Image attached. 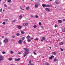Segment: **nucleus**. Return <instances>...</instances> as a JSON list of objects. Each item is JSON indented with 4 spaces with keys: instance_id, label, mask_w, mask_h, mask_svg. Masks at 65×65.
I'll use <instances>...</instances> for the list:
<instances>
[{
    "instance_id": "1",
    "label": "nucleus",
    "mask_w": 65,
    "mask_h": 65,
    "mask_svg": "<svg viewBox=\"0 0 65 65\" xmlns=\"http://www.w3.org/2000/svg\"><path fill=\"white\" fill-rule=\"evenodd\" d=\"M24 50L25 51H26L24 52V54H26V55H28L29 53V49H27V48H24Z\"/></svg>"
},
{
    "instance_id": "2",
    "label": "nucleus",
    "mask_w": 65,
    "mask_h": 65,
    "mask_svg": "<svg viewBox=\"0 0 65 65\" xmlns=\"http://www.w3.org/2000/svg\"><path fill=\"white\" fill-rule=\"evenodd\" d=\"M3 41L4 43H7V42H8V40L6 38Z\"/></svg>"
},
{
    "instance_id": "3",
    "label": "nucleus",
    "mask_w": 65,
    "mask_h": 65,
    "mask_svg": "<svg viewBox=\"0 0 65 65\" xmlns=\"http://www.w3.org/2000/svg\"><path fill=\"white\" fill-rule=\"evenodd\" d=\"M0 59L1 60H3V59H4V56L2 55H0Z\"/></svg>"
},
{
    "instance_id": "4",
    "label": "nucleus",
    "mask_w": 65,
    "mask_h": 65,
    "mask_svg": "<svg viewBox=\"0 0 65 65\" xmlns=\"http://www.w3.org/2000/svg\"><path fill=\"white\" fill-rule=\"evenodd\" d=\"M42 6L43 7H47V5H46V4H42Z\"/></svg>"
},
{
    "instance_id": "5",
    "label": "nucleus",
    "mask_w": 65,
    "mask_h": 65,
    "mask_svg": "<svg viewBox=\"0 0 65 65\" xmlns=\"http://www.w3.org/2000/svg\"><path fill=\"white\" fill-rule=\"evenodd\" d=\"M53 6L51 5H47V7H52Z\"/></svg>"
},
{
    "instance_id": "6",
    "label": "nucleus",
    "mask_w": 65,
    "mask_h": 65,
    "mask_svg": "<svg viewBox=\"0 0 65 65\" xmlns=\"http://www.w3.org/2000/svg\"><path fill=\"white\" fill-rule=\"evenodd\" d=\"M23 25L24 26H27L28 25V23H25L23 24Z\"/></svg>"
},
{
    "instance_id": "7",
    "label": "nucleus",
    "mask_w": 65,
    "mask_h": 65,
    "mask_svg": "<svg viewBox=\"0 0 65 65\" xmlns=\"http://www.w3.org/2000/svg\"><path fill=\"white\" fill-rule=\"evenodd\" d=\"M46 38H45L44 37H42V39H41V41L42 42H43V40H45V39Z\"/></svg>"
},
{
    "instance_id": "8",
    "label": "nucleus",
    "mask_w": 65,
    "mask_h": 65,
    "mask_svg": "<svg viewBox=\"0 0 65 65\" xmlns=\"http://www.w3.org/2000/svg\"><path fill=\"white\" fill-rule=\"evenodd\" d=\"M45 10L46 11H50V9L47 8H45Z\"/></svg>"
},
{
    "instance_id": "9",
    "label": "nucleus",
    "mask_w": 65,
    "mask_h": 65,
    "mask_svg": "<svg viewBox=\"0 0 65 65\" xmlns=\"http://www.w3.org/2000/svg\"><path fill=\"white\" fill-rule=\"evenodd\" d=\"M18 43L19 44H22V41L19 40L18 41Z\"/></svg>"
},
{
    "instance_id": "10",
    "label": "nucleus",
    "mask_w": 65,
    "mask_h": 65,
    "mask_svg": "<svg viewBox=\"0 0 65 65\" xmlns=\"http://www.w3.org/2000/svg\"><path fill=\"white\" fill-rule=\"evenodd\" d=\"M26 38L27 39H29L30 38H31V36H29V35H28L27 37Z\"/></svg>"
},
{
    "instance_id": "11",
    "label": "nucleus",
    "mask_w": 65,
    "mask_h": 65,
    "mask_svg": "<svg viewBox=\"0 0 65 65\" xmlns=\"http://www.w3.org/2000/svg\"><path fill=\"white\" fill-rule=\"evenodd\" d=\"M54 61H55V62H57V61H58V60L56 58H55L54 59Z\"/></svg>"
},
{
    "instance_id": "12",
    "label": "nucleus",
    "mask_w": 65,
    "mask_h": 65,
    "mask_svg": "<svg viewBox=\"0 0 65 65\" xmlns=\"http://www.w3.org/2000/svg\"><path fill=\"white\" fill-rule=\"evenodd\" d=\"M18 29H21L22 28V26L20 25H19L18 26Z\"/></svg>"
},
{
    "instance_id": "13",
    "label": "nucleus",
    "mask_w": 65,
    "mask_h": 65,
    "mask_svg": "<svg viewBox=\"0 0 65 65\" xmlns=\"http://www.w3.org/2000/svg\"><path fill=\"white\" fill-rule=\"evenodd\" d=\"M56 54V53L55 52H53L52 53V54H53V55H55Z\"/></svg>"
},
{
    "instance_id": "14",
    "label": "nucleus",
    "mask_w": 65,
    "mask_h": 65,
    "mask_svg": "<svg viewBox=\"0 0 65 65\" xmlns=\"http://www.w3.org/2000/svg\"><path fill=\"white\" fill-rule=\"evenodd\" d=\"M58 22L59 23H62V21L61 20H59L58 21Z\"/></svg>"
},
{
    "instance_id": "15",
    "label": "nucleus",
    "mask_w": 65,
    "mask_h": 65,
    "mask_svg": "<svg viewBox=\"0 0 65 65\" xmlns=\"http://www.w3.org/2000/svg\"><path fill=\"white\" fill-rule=\"evenodd\" d=\"M55 3H56V4H59V1H56L55 2Z\"/></svg>"
},
{
    "instance_id": "16",
    "label": "nucleus",
    "mask_w": 65,
    "mask_h": 65,
    "mask_svg": "<svg viewBox=\"0 0 65 65\" xmlns=\"http://www.w3.org/2000/svg\"><path fill=\"white\" fill-rule=\"evenodd\" d=\"M59 44L62 45V44H64V43L63 42H60Z\"/></svg>"
},
{
    "instance_id": "17",
    "label": "nucleus",
    "mask_w": 65,
    "mask_h": 65,
    "mask_svg": "<svg viewBox=\"0 0 65 65\" xmlns=\"http://www.w3.org/2000/svg\"><path fill=\"white\" fill-rule=\"evenodd\" d=\"M21 60V59L20 58H19L18 59H17V61H19Z\"/></svg>"
},
{
    "instance_id": "18",
    "label": "nucleus",
    "mask_w": 65,
    "mask_h": 65,
    "mask_svg": "<svg viewBox=\"0 0 65 65\" xmlns=\"http://www.w3.org/2000/svg\"><path fill=\"white\" fill-rule=\"evenodd\" d=\"M36 51L35 50L33 51L34 54L35 55H36V53H35V52H36Z\"/></svg>"
},
{
    "instance_id": "19",
    "label": "nucleus",
    "mask_w": 65,
    "mask_h": 65,
    "mask_svg": "<svg viewBox=\"0 0 65 65\" xmlns=\"http://www.w3.org/2000/svg\"><path fill=\"white\" fill-rule=\"evenodd\" d=\"M35 8H36V7L37 8L38 7V5L37 4H35Z\"/></svg>"
},
{
    "instance_id": "20",
    "label": "nucleus",
    "mask_w": 65,
    "mask_h": 65,
    "mask_svg": "<svg viewBox=\"0 0 65 65\" xmlns=\"http://www.w3.org/2000/svg\"><path fill=\"white\" fill-rule=\"evenodd\" d=\"M4 21H5V22H8V20L7 19H5Z\"/></svg>"
},
{
    "instance_id": "21",
    "label": "nucleus",
    "mask_w": 65,
    "mask_h": 65,
    "mask_svg": "<svg viewBox=\"0 0 65 65\" xmlns=\"http://www.w3.org/2000/svg\"><path fill=\"white\" fill-rule=\"evenodd\" d=\"M10 52L11 54H13V53H14V52H13V51H10Z\"/></svg>"
},
{
    "instance_id": "22",
    "label": "nucleus",
    "mask_w": 65,
    "mask_h": 65,
    "mask_svg": "<svg viewBox=\"0 0 65 65\" xmlns=\"http://www.w3.org/2000/svg\"><path fill=\"white\" fill-rule=\"evenodd\" d=\"M7 2H9V3H10L11 2V0H7Z\"/></svg>"
},
{
    "instance_id": "23",
    "label": "nucleus",
    "mask_w": 65,
    "mask_h": 65,
    "mask_svg": "<svg viewBox=\"0 0 65 65\" xmlns=\"http://www.w3.org/2000/svg\"><path fill=\"white\" fill-rule=\"evenodd\" d=\"M31 39H28L27 40V41L28 42H30V41H31Z\"/></svg>"
},
{
    "instance_id": "24",
    "label": "nucleus",
    "mask_w": 65,
    "mask_h": 65,
    "mask_svg": "<svg viewBox=\"0 0 65 65\" xmlns=\"http://www.w3.org/2000/svg\"><path fill=\"white\" fill-rule=\"evenodd\" d=\"M12 60V58H9V61H11Z\"/></svg>"
},
{
    "instance_id": "25",
    "label": "nucleus",
    "mask_w": 65,
    "mask_h": 65,
    "mask_svg": "<svg viewBox=\"0 0 65 65\" xmlns=\"http://www.w3.org/2000/svg\"><path fill=\"white\" fill-rule=\"evenodd\" d=\"M34 40L36 41H38V38H37L36 39H34Z\"/></svg>"
},
{
    "instance_id": "26",
    "label": "nucleus",
    "mask_w": 65,
    "mask_h": 65,
    "mask_svg": "<svg viewBox=\"0 0 65 65\" xmlns=\"http://www.w3.org/2000/svg\"><path fill=\"white\" fill-rule=\"evenodd\" d=\"M33 27H34L35 29V28H36L37 26L36 25H35L33 26Z\"/></svg>"
},
{
    "instance_id": "27",
    "label": "nucleus",
    "mask_w": 65,
    "mask_h": 65,
    "mask_svg": "<svg viewBox=\"0 0 65 65\" xmlns=\"http://www.w3.org/2000/svg\"><path fill=\"white\" fill-rule=\"evenodd\" d=\"M35 17L36 18H38V17L37 15H36L35 16Z\"/></svg>"
},
{
    "instance_id": "28",
    "label": "nucleus",
    "mask_w": 65,
    "mask_h": 65,
    "mask_svg": "<svg viewBox=\"0 0 65 65\" xmlns=\"http://www.w3.org/2000/svg\"><path fill=\"white\" fill-rule=\"evenodd\" d=\"M21 33L22 34H24V31H21Z\"/></svg>"
},
{
    "instance_id": "29",
    "label": "nucleus",
    "mask_w": 65,
    "mask_h": 65,
    "mask_svg": "<svg viewBox=\"0 0 65 65\" xmlns=\"http://www.w3.org/2000/svg\"><path fill=\"white\" fill-rule=\"evenodd\" d=\"M26 9L27 10H28L29 9V7H26Z\"/></svg>"
},
{
    "instance_id": "30",
    "label": "nucleus",
    "mask_w": 65,
    "mask_h": 65,
    "mask_svg": "<svg viewBox=\"0 0 65 65\" xmlns=\"http://www.w3.org/2000/svg\"><path fill=\"white\" fill-rule=\"evenodd\" d=\"M19 19H21V18H22V16H20L19 17Z\"/></svg>"
},
{
    "instance_id": "31",
    "label": "nucleus",
    "mask_w": 65,
    "mask_h": 65,
    "mask_svg": "<svg viewBox=\"0 0 65 65\" xmlns=\"http://www.w3.org/2000/svg\"><path fill=\"white\" fill-rule=\"evenodd\" d=\"M20 34H19V33H17V36H20Z\"/></svg>"
},
{
    "instance_id": "32",
    "label": "nucleus",
    "mask_w": 65,
    "mask_h": 65,
    "mask_svg": "<svg viewBox=\"0 0 65 65\" xmlns=\"http://www.w3.org/2000/svg\"><path fill=\"white\" fill-rule=\"evenodd\" d=\"M24 38H25V37H22L21 38V39H22V40H24Z\"/></svg>"
},
{
    "instance_id": "33",
    "label": "nucleus",
    "mask_w": 65,
    "mask_h": 65,
    "mask_svg": "<svg viewBox=\"0 0 65 65\" xmlns=\"http://www.w3.org/2000/svg\"><path fill=\"white\" fill-rule=\"evenodd\" d=\"M29 62L30 64H31V63L32 62V61L31 60H30L29 61Z\"/></svg>"
},
{
    "instance_id": "34",
    "label": "nucleus",
    "mask_w": 65,
    "mask_h": 65,
    "mask_svg": "<svg viewBox=\"0 0 65 65\" xmlns=\"http://www.w3.org/2000/svg\"><path fill=\"white\" fill-rule=\"evenodd\" d=\"M16 22V20H13L12 21V23H14V22Z\"/></svg>"
},
{
    "instance_id": "35",
    "label": "nucleus",
    "mask_w": 65,
    "mask_h": 65,
    "mask_svg": "<svg viewBox=\"0 0 65 65\" xmlns=\"http://www.w3.org/2000/svg\"><path fill=\"white\" fill-rule=\"evenodd\" d=\"M53 59V58H52L51 57H49V59H50V60H52Z\"/></svg>"
},
{
    "instance_id": "36",
    "label": "nucleus",
    "mask_w": 65,
    "mask_h": 65,
    "mask_svg": "<svg viewBox=\"0 0 65 65\" xmlns=\"http://www.w3.org/2000/svg\"><path fill=\"white\" fill-rule=\"evenodd\" d=\"M5 24L6 23L5 22H3L2 23V24H3V25H5Z\"/></svg>"
},
{
    "instance_id": "37",
    "label": "nucleus",
    "mask_w": 65,
    "mask_h": 65,
    "mask_svg": "<svg viewBox=\"0 0 65 65\" xmlns=\"http://www.w3.org/2000/svg\"><path fill=\"white\" fill-rule=\"evenodd\" d=\"M39 25L40 26H41V22H39Z\"/></svg>"
},
{
    "instance_id": "38",
    "label": "nucleus",
    "mask_w": 65,
    "mask_h": 65,
    "mask_svg": "<svg viewBox=\"0 0 65 65\" xmlns=\"http://www.w3.org/2000/svg\"><path fill=\"white\" fill-rule=\"evenodd\" d=\"M2 54H5V52L4 51L2 52Z\"/></svg>"
},
{
    "instance_id": "39",
    "label": "nucleus",
    "mask_w": 65,
    "mask_h": 65,
    "mask_svg": "<svg viewBox=\"0 0 65 65\" xmlns=\"http://www.w3.org/2000/svg\"><path fill=\"white\" fill-rule=\"evenodd\" d=\"M2 9L1 8V9H0V12H2Z\"/></svg>"
},
{
    "instance_id": "40",
    "label": "nucleus",
    "mask_w": 65,
    "mask_h": 65,
    "mask_svg": "<svg viewBox=\"0 0 65 65\" xmlns=\"http://www.w3.org/2000/svg\"><path fill=\"white\" fill-rule=\"evenodd\" d=\"M4 6H5L6 7H7V5L6 4H5L4 5Z\"/></svg>"
},
{
    "instance_id": "41",
    "label": "nucleus",
    "mask_w": 65,
    "mask_h": 65,
    "mask_svg": "<svg viewBox=\"0 0 65 65\" xmlns=\"http://www.w3.org/2000/svg\"><path fill=\"white\" fill-rule=\"evenodd\" d=\"M45 64L46 65H48L49 64V63H48L47 62H46L45 63Z\"/></svg>"
},
{
    "instance_id": "42",
    "label": "nucleus",
    "mask_w": 65,
    "mask_h": 65,
    "mask_svg": "<svg viewBox=\"0 0 65 65\" xmlns=\"http://www.w3.org/2000/svg\"><path fill=\"white\" fill-rule=\"evenodd\" d=\"M60 50L61 51H64V50L62 48H61Z\"/></svg>"
},
{
    "instance_id": "43",
    "label": "nucleus",
    "mask_w": 65,
    "mask_h": 65,
    "mask_svg": "<svg viewBox=\"0 0 65 65\" xmlns=\"http://www.w3.org/2000/svg\"><path fill=\"white\" fill-rule=\"evenodd\" d=\"M26 54H24V55H23V57H26Z\"/></svg>"
},
{
    "instance_id": "44",
    "label": "nucleus",
    "mask_w": 65,
    "mask_h": 65,
    "mask_svg": "<svg viewBox=\"0 0 65 65\" xmlns=\"http://www.w3.org/2000/svg\"><path fill=\"white\" fill-rule=\"evenodd\" d=\"M23 43H24V44H26V42L25 41H24Z\"/></svg>"
},
{
    "instance_id": "45",
    "label": "nucleus",
    "mask_w": 65,
    "mask_h": 65,
    "mask_svg": "<svg viewBox=\"0 0 65 65\" xmlns=\"http://www.w3.org/2000/svg\"><path fill=\"white\" fill-rule=\"evenodd\" d=\"M62 31L63 32H65V30L64 29H63L62 30Z\"/></svg>"
},
{
    "instance_id": "46",
    "label": "nucleus",
    "mask_w": 65,
    "mask_h": 65,
    "mask_svg": "<svg viewBox=\"0 0 65 65\" xmlns=\"http://www.w3.org/2000/svg\"><path fill=\"white\" fill-rule=\"evenodd\" d=\"M56 27H57V25L55 24V28H56Z\"/></svg>"
},
{
    "instance_id": "47",
    "label": "nucleus",
    "mask_w": 65,
    "mask_h": 65,
    "mask_svg": "<svg viewBox=\"0 0 65 65\" xmlns=\"http://www.w3.org/2000/svg\"><path fill=\"white\" fill-rule=\"evenodd\" d=\"M51 57L52 58H54V56L53 55H52V56H51Z\"/></svg>"
},
{
    "instance_id": "48",
    "label": "nucleus",
    "mask_w": 65,
    "mask_h": 65,
    "mask_svg": "<svg viewBox=\"0 0 65 65\" xmlns=\"http://www.w3.org/2000/svg\"><path fill=\"white\" fill-rule=\"evenodd\" d=\"M18 54H19L20 55V54H21V52H19L18 53Z\"/></svg>"
},
{
    "instance_id": "49",
    "label": "nucleus",
    "mask_w": 65,
    "mask_h": 65,
    "mask_svg": "<svg viewBox=\"0 0 65 65\" xmlns=\"http://www.w3.org/2000/svg\"><path fill=\"white\" fill-rule=\"evenodd\" d=\"M12 37L13 38H14V37H15V36H12Z\"/></svg>"
},
{
    "instance_id": "50",
    "label": "nucleus",
    "mask_w": 65,
    "mask_h": 65,
    "mask_svg": "<svg viewBox=\"0 0 65 65\" xmlns=\"http://www.w3.org/2000/svg\"><path fill=\"white\" fill-rule=\"evenodd\" d=\"M7 34H8V33H6L5 35H7Z\"/></svg>"
},
{
    "instance_id": "51",
    "label": "nucleus",
    "mask_w": 65,
    "mask_h": 65,
    "mask_svg": "<svg viewBox=\"0 0 65 65\" xmlns=\"http://www.w3.org/2000/svg\"><path fill=\"white\" fill-rule=\"evenodd\" d=\"M20 9H22V6H20Z\"/></svg>"
},
{
    "instance_id": "52",
    "label": "nucleus",
    "mask_w": 65,
    "mask_h": 65,
    "mask_svg": "<svg viewBox=\"0 0 65 65\" xmlns=\"http://www.w3.org/2000/svg\"><path fill=\"white\" fill-rule=\"evenodd\" d=\"M30 65H34L33 64L31 63L30 64Z\"/></svg>"
},
{
    "instance_id": "53",
    "label": "nucleus",
    "mask_w": 65,
    "mask_h": 65,
    "mask_svg": "<svg viewBox=\"0 0 65 65\" xmlns=\"http://www.w3.org/2000/svg\"><path fill=\"white\" fill-rule=\"evenodd\" d=\"M57 45H55V47H57Z\"/></svg>"
},
{
    "instance_id": "54",
    "label": "nucleus",
    "mask_w": 65,
    "mask_h": 65,
    "mask_svg": "<svg viewBox=\"0 0 65 65\" xmlns=\"http://www.w3.org/2000/svg\"><path fill=\"white\" fill-rule=\"evenodd\" d=\"M0 44H2V42H0Z\"/></svg>"
},
{
    "instance_id": "55",
    "label": "nucleus",
    "mask_w": 65,
    "mask_h": 65,
    "mask_svg": "<svg viewBox=\"0 0 65 65\" xmlns=\"http://www.w3.org/2000/svg\"><path fill=\"white\" fill-rule=\"evenodd\" d=\"M31 39L32 40V39H33V38H31Z\"/></svg>"
},
{
    "instance_id": "56",
    "label": "nucleus",
    "mask_w": 65,
    "mask_h": 65,
    "mask_svg": "<svg viewBox=\"0 0 65 65\" xmlns=\"http://www.w3.org/2000/svg\"><path fill=\"white\" fill-rule=\"evenodd\" d=\"M38 2H40V0H39L38 1Z\"/></svg>"
},
{
    "instance_id": "57",
    "label": "nucleus",
    "mask_w": 65,
    "mask_h": 65,
    "mask_svg": "<svg viewBox=\"0 0 65 65\" xmlns=\"http://www.w3.org/2000/svg\"><path fill=\"white\" fill-rule=\"evenodd\" d=\"M15 61H17V59H15Z\"/></svg>"
},
{
    "instance_id": "58",
    "label": "nucleus",
    "mask_w": 65,
    "mask_h": 65,
    "mask_svg": "<svg viewBox=\"0 0 65 65\" xmlns=\"http://www.w3.org/2000/svg\"><path fill=\"white\" fill-rule=\"evenodd\" d=\"M63 21H65V19H64L63 20Z\"/></svg>"
},
{
    "instance_id": "59",
    "label": "nucleus",
    "mask_w": 65,
    "mask_h": 65,
    "mask_svg": "<svg viewBox=\"0 0 65 65\" xmlns=\"http://www.w3.org/2000/svg\"><path fill=\"white\" fill-rule=\"evenodd\" d=\"M49 48H50V49H51V47H49Z\"/></svg>"
},
{
    "instance_id": "60",
    "label": "nucleus",
    "mask_w": 65,
    "mask_h": 65,
    "mask_svg": "<svg viewBox=\"0 0 65 65\" xmlns=\"http://www.w3.org/2000/svg\"><path fill=\"white\" fill-rule=\"evenodd\" d=\"M42 29H43V27H42Z\"/></svg>"
},
{
    "instance_id": "61",
    "label": "nucleus",
    "mask_w": 65,
    "mask_h": 65,
    "mask_svg": "<svg viewBox=\"0 0 65 65\" xmlns=\"http://www.w3.org/2000/svg\"><path fill=\"white\" fill-rule=\"evenodd\" d=\"M2 37L3 38L4 37V36H2Z\"/></svg>"
},
{
    "instance_id": "62",
    "label": "nucleus",
    "mask_w": 65,
    "mask_h": 65,
    "mask_svg": "<svg viewBox=\"0 0 65 65\" xmlns=\"http://www.w3.org/2000/svg\"><path fill=\"white\" fill-rule=\"evenodd\" d=\"M22 10H24V9H22Z\"/></svg>"
},
{
    "instance_id": "63",
    "label": "nucleus",
    "mask_w": 65,
    "mask_h": 65,
    "mask_svg": "<svg viewBox=\"0 0 65 65\" xmlns=\"http://www.w3.org/2000/svg\"><path fill=\"white\" fill-rule=\"evenodd\" d=\"M64 39H65V37L64 38Z\"/></svg>"
},
{
    "instance_id": "64",
    "label": "nucleus",
    "mask_w": 65,
    "mask_h": 65,
    "mask_svg": "<svg viewBox=\"0 0 65 65\" xmlns=\"http://www.w3.org/2000/svg\"><path fill=\"white\" fill-rule=\"evenodd\" d=\"M59 10H61V9H59Z\"/></svg>"
}]
</instances>
